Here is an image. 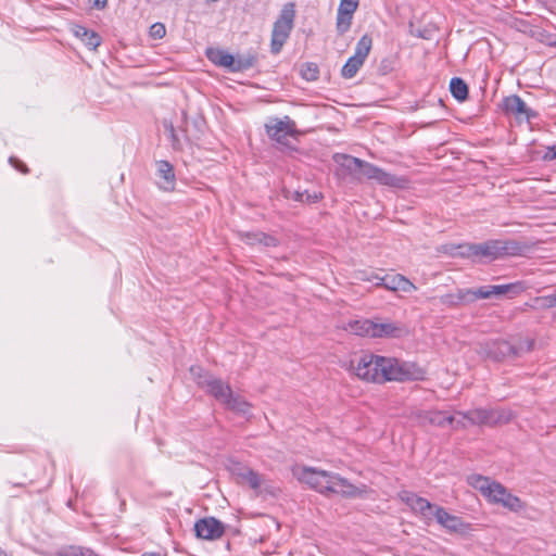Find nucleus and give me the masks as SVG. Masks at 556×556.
I'll return each instance as SVG.
<instances>
[{"instance_id": "nucleus-1", "label": "nucleus", "mask_w": 556, "mask_h": 556, "mask_svg": "<svg viewBox=\"0 0 556 556\" xmlns=\"http://www.w3.org/2000/svg\"><path fill=\"white\" fill-rule=\"evenodd\" d=\"M355 376L369 382L417 381L424 379L425 371L415 364L400 362L393 357H384L366 353L358 357Z\"/></svg>"}, {"instance_id": "nucleus-2", "label": "nucleus", "mask_w": 556, "mask_h": 556, "mask_svg": "<svg viewBox=\"0 0 556 556\" xmlns=\"http://www.w3.org/2000/svg\"><path fill=\"white\" fill-rule=\"evenodd\" d=\"M375 287L405 293L417 289L410 280L400 274L379 277L371 269H358L350 273V300H358Z\"/></svg>"}, {"instance_id": "nucleus-3", "label": "nucleus", "mask_w": 556, "mask_h": 556, "mask_svg": "<svg viewBox=\"0 0 556 556\" xmlns=\"http://www.w3.org/2000/svg\"><path fill=\"white\" fill-rule=\"evenodd\" d=\"M190 374L202 389L225 404L227 408L244 416L250 414L251 404L241 396L235 395L228 384L204 372L201 367H191Z\"/></svg>"}, {"instance_id": "nucleus-4", "label": "nucleus", "mask_w": 556, "mask_h": 556, "mask_svg": "<svg viewBox=\"0 0 556 556\" xmlns=\"http://www.w3.org/2000/svg\"><path fill=\"white\" fill-rule=\"evenodd\" d=\"M534 248L527 240L495 239L475 243L473 262H492L509 256H526Z\"/></svg>"}, {"instance_id": "nucleus-5", "label": "nucleus", "mask_w": 556, "mask_h": 556, "mask_svg": "<svg viewBox=\"0 0 556 556\" xmlns=\"http://www.w3.org/2000/svg\"><path fill=\"white\" fill-rule=\"evenodd\" d=\"M293 476L302 483L324 494L341 493L345 489V480L337 475L313 467H295Z\"/></svg>"}, {"instance_id": "nucleus-6", "label": "nucleus", "mask_w": 556, "mask_h": 556, "mask_svg": "<svg viewBox=\"0 0 556 556\" xmlns=\"http://www.w3.org/2000/svg\"><path fill=\"white\" fill-rule=\"evenodd\" d=\"M350 333L370 338L399 339L408 333L407 328L399 321H379V319L350 320Z\"/></svg>"}, {"instance_id": "nucleus-7", "label": "nucleus", "mask_w": 556, "mask_h": 556, "mask_svg": "<svg viewBox=\"0 0 556 556\" xmlns=\"http://www.w3.org/2000/svg\"><path fill=\"white\" fill-rule=\"evenodd\" d=\"M227 468L238 483L249 485L256 495L275 496L278 492L274 483L237 460H229Z\"/></svg>"}, {"instance_id": "nucleus-8", "label": "nucleus", "mask_w": 556, "mask_h": 556, "mask_svg": "<svg viewBox=\"0 0 556 556\" xmlns=\"http://www.w3.org/2000/svg\"><path fill=\"white\" fill-rule=\"evenodd\" d=\"M350 176L362 179H375L381 185L402 188L406 180L393 174L365 162L358 157L350 155Z\"/></svg>"}, {"instance_id": "nucleus-9", "label": "nucleus", "mask_w": 556, "mask_h": 556, "mask_svg": "<svg viewBox=\"0 0 556 556\" xmlns=\"http://www.w3.org/2000/svg\"><path fill=\"white\" fill-rule=\"evenodd\" d=\"M533 345V340H523L515 345L506 340L498 339L485 342L482 350L488 358L494 362H504L520 357L522 354L530 352Z\"/></svg>"}, {"instance_id": "nucleus-10", "label": "nucleus", "mask_w": 556, "mask_h": 556, "mask_svg": "<svg viewBox=\"0 0 556 556\" xmlns=\"http://www.w3.org/2000/svg\"><path fill=\"white\" fill-rule=\"evenodd\" d=\"M295 17V10L293 3H287L283 5L279 17L274 24L271 34V51L278 53L293 28V22Z\"/></svg>"}, {"instance_id": "nucleus-11", "label": "nucleus", "mask_w": 556, "mask_h": 556, "mask_svg": "<svg viewBox=\"0 0 556 556\" xmlns=\"http://www.w3.org/2000/svg\"><path fill=\"white\" fill-rule=\"evenodd\" d=\"M206 56L215 65L233 73L245 71L253 65L252 58H235L232 54L220 48H208L206 50Z\"/></svg>"}, {"instance_id": "nucleus-12", "label": "nucleus", "mask_w": 556, "mask_h": 556, "mask_svg": "<svg viewBox=\"0 0 556 556\" xmlns=\"http://www.w3.org/2000/svg\"><path fill=\"white\" fill-rule=\"evenodd\" d=\"M265 128L269 138L283 146H289L291 139L298 136L295 124L289 116L269 118Z\"/></svg>"}, {"instance_id": "nucleus-13", "label": "nucleus", "mask_w": 556, "mask_h": 556, "mask_svg": "<svg viewBox=\"0 0 556 556\" xmlns=\"http://www.w3.org/2000/svg\"><path fill=\"white\" fill-rule=\"evenodd\" d=\"M501 109L507 115H514L517 118L525 117L528 122L535 119L539 116V113L529 108L517 94L505 97L501 103Z\"/></svg>"}, {"instance_id": "nucleus-14", "label": "nucleus", "mask_w": 556, "mask_h": 556, "mask_svg": "<svg viewBox=\"0 0 556 556\" xmlns=\"http://www.w3.org/2000/svg\"><path fill=\"white\" fill-rule=\"evenodd\" d=\"M434 519L446 531L451 533L465 534L470 529V525L460 517L451 515L444 507H439L434 511Z\"/></svg>"}, {"instance_id": "nucleus-15", "label": "nucleus", "mask_w": 556, "mask_h": 556, "mask_svg": "<svg viewBox=\"0 0 556 556\" xmlns=\"http://www.w3.org/2000/svg\"><path fill=\"white\" fill-rule=\"evenodd\" d=\"M372 48V38L365 34L356 43L355 52L350 56V78H352L363 66Z\"/></svg>"}, {"instance_id": "nucleus-16", "label": "nucleus", "mask_w": 556, "mask_h": 556, "mask_svg": "<svg viewBox=\"0 0 556 556\" xmlns=\"http://www.w3.org/2000/svg\"><path fill=\"white\" fill-rule=\"evenodd\" d=\"M194 531L198 538L216 540L224 533V526L215 518H204L195 522Z\"/></svg>"}, {"instance_id": "nucleus-17", "label": "nucleus", "mask_w": 556, "mask_h": 556, "mask_svg": "<svg viewBox=\"0 0 556 556\" xmlns=\"http://www.w3.org/2000/svg\"><path fill=\"white\" fill-rule=\"evenodd\" d=\"M493 494L489 496V500L493 503L501 504L511 511H519L522 508V502L519 497L513 495L501 483L493 485Z\"/></svg>"}, {"instance_id": "nucleus-18", "label": "nucleus", "mask_w": 556, "mask_h": 556, "mask_svg": "<svg viewBox=\"0 0 556 556\" xmlns=\"http://www.w3.org/2000/svg\"><path fill=\"white\" fill-rule=\"evenodd\" d=\"M157 185L164 191H173L176 185L174 167L167 161L156 162Z\"/></svg>"}, {"instance_id": "nucleus-19", "label": "nucleus", "mask_w": 556, "mask_h": 556, "mask_svg": "<svg viewBox=\"0 0 556 556\" xmlns=\"http://www.w3.org/2000/svg\"><path fill=\"white\" fill-rule=\"evenodd\" d=\"M528 289L526 281H515L506 285H491V292L493 298L505 296L514 299Z\"/></svg>"}, {"instance_id": "nucleus-20", "label": "nucleus", "mask_w": 556, "mask_h": 556, "mask_svg": "<svg viewBox=\"0 0 556 556\" xmlns=\"http://www.w3.org/2000/svg\"><path fill=\"white\" fill-rule=\"evenodd\" d=\"M470 288H459L454 293L440 296V303L448 307H458L471 304Z\"/></svg>"}, {"instance_id": "nucleus-21", "label": "nucleus", "mask_w": 556, "mask_h": 556, "mask_svg": "<svg viewBox=\"0 0 556 556\" xmlns=\"http://www.w3.org/2000/svg\"><path fill=\"white\" fill-rule=\"evenodd\" d=\"M468 482L471 486H473L476 490H479L486 497L493 494V485L498 484V482L492 481L490 478L481 475L469 476Z\"/></svg>"}, {"instance_id": "nucleus-22", "label": "nucleus", "mask_w": 556, "mask_h": 556, "mask_svg": "<svg viewBox=\"0 0 556 556\" xmlns=\"http://www.w3.org/2000/svg\"><path fill=\"white\" fill-rule=\"evenodd\" d=\"M74 35L79 38L89 49H97L101 43V37L84 26H75Z\"/></svg>"}, {"instance_id": "nucleus-23", "label": "nucleus", "mask_w": 556, "mask_h": 556, "mask_svg": "<svg viewBox=\"0 0 556 556\" xmlns=\"http://www.w3.org/2000/svg\"><path fill=\"white\" fill-rule=\"evenodd\" d=\"M464 419L472 426H488L489 427V409L475 408L468 412L458 413Z\"/></svg>"}, {"instance_id": "nucleus-24", "label": "nucleus", "mask_w": 556, "mask_h": 556, "mask_svg": "<svg viewBox=\"0 0 556 556\" xmlns=\"http://www.w3.org/2000/svg\"><path fill=\"white\" fill-rule=\"evenodd\" d=\"M439 507L440 506L430 503L427 498L418 496L416 500H414L412 510L414 513L420 514L422 518L431 520L434 518V511Z\"/></svg>"}, {"instance_id": "nucleus-25", "label": "nucleus", "mask_w": 556, "mask_h": 556, "mask_svg": "<svg viewBox=\"0 0 556 556\" xmlns=\"http://www.w3.org/2000/svg\"><path fill=\"white\" fill-rule=\"evenodd\" d=\"M489 416V427L506 425L514 418L513 412L507 408H491Z\"/></svg>"}, {"instance_id": "nucleus-26", "label": "nucleus", "mask_w": 556, "mask_h": 556, "mask_svg": "<svg viewBox=\"0 0 556 556\" xmlns=\"http://www.w3.org/2000/svg\"><path fill=\"white\" fill-rule=\"evenodd\" d=\"M451 94L458 102H464L468 99L469 88L466 81L460 77H453L450 81Z\"/></svg>"}, {"instance_id": "nucleus-27", "label": "nucleus", "mask_w": 556, "mask_h": 556, "mask_svg": "<svg viewBox=\"0 0 556 556\" xmlns=\"http://www.w3.org/2000/svg\"><path fill=\"white\" fill-rule=\"evenodd\" d=\"M242 239L248 244H251V245L256 244V243H262L266 247L277 244V240L274 237L267 236L262 232H245L242 235Z\"/></svg>"}, {"instance_id": "nucleus-28", "label": "nucleus", "mask_w": 556, "mask_h": 556, "mask_svg": "<svg viewBox=\"0 0 556 556\" xmlns=\"http://www.w3.org/2000/svg\"><path fill=\"white\" fill-rule=\"evenodd\" d=\"M475 243H464L458 245H452L448 250L453 256L466 257L473 261Z\"/></svg>"}, {"instance_id": "nucleus-29", "label": "nucleus", "mask_w": 556, "mask_h": 556, "mask_svg": "<svg viewBox=\"0 0 556 556\" xmlns=\"http://www.w3.org/2000/svg\"><path fill=\"white\" fill-rule=\"evenodd\" d=\"M429 422L439 427H444L445 425L453 426L455 422V417L452 415H446L442 412H432L429 413Z\"/></svg>"}, {"instance_id": "nucleus-30", "label": "nucleus", "mask_w": 556, "mask_h": 556, "mask_svg": "<svg viewBox=\"0 0 556 556\" xmlns=\"http://www.w3.org/2000/svg\"><path fill=\"white\" fill-rule=\"evenodd\" d=\"M337 28L340 34L348 30V0H341L338 11Z\"/></svg>"}, {"instance_id": "nucleus-31", "label": "nucleus", "mask_w": 556, "mask_h": 556, "mask_svg": "<svg viewBox=\"0 0 556 556\" xmlns=\"http://www.w3.org/2000/svg\"><path fill=\"white\" fill-rule=\"evenodd\" d=\"M300 73L305 80L313 81L317 79L319 70L317 64L308 62L301 66Z\"/></svg>"}, {"instance_id": "nucleus-32", "label": "nucleus", "mask_w": 556, "mask_h": 556, "mask_svg": "<svg viewBox=\"0 0 556 556\" xmlns=\"http://www.w3.org/2000/svg\"><path fill=\"white\" fill-rule=\"evenodd\" d=\"M470 294L472 295L471 296V302H476L480 299H491L493 298L492 295V292H491V285H488V286H482V287H479V288H470Z\"/></svg>"}, {"instance_id": "nucleus-33", "label": "nucleus", "mask_w": 556, "mask_h": 556, "mask_svg": "<svg viewBox=\"0 0 556 556\" xmlns=\"http://www.w3.org/2000/svg\"><path fill=\"white\" fill-rule=\"evenodd\" d=\"M396 59L394 56H387L381 60L378 72L380 75H388L395 70Z\"/></svg>"}, {"instance_id": "nucleus-34", "label": "nucleus", "mask_w": 556, "mask_h": 556, "mask_svg": "<svg viewBox=\"0 0 556 556\" xmlns=\"http://www.w3.org/2000/svg\"><path fill=\"white\" fill-rule=\"evenodd\" d=\"M60 556H98L92 551L81 547H67L60 553Z\"/></svg>"}, {"instance_id": "nucleus-35", "label": "nucleus", "mask_w": 556, "mask_h": 556, "mask_svg": "<svg viewBox=\"0 0 556 556\" xmlns=\"http://www.w3.org/2000/svg\"><path fill=\"white\" fill-rule=\"evenodd\" d=\"M534 303L540 307V308H543V309H546V308H552V307H555V298L554 295H543V296H538L534 299Z\"/></svg>"}, {"instance_id": "nucleus-36", "label": "nucleus", "mask_w": 556, "mask_h": 556, "mask_svg": "<svg viewBox=\"0 0 556 556\" xmlns=\"http://www.w3.org/2000/svg\"><path fill=\"white\" fill-rule=\"evenodd\" d=\"M150 36L154 39H161L166 34V28L162 23H155L150 27Z\"/></svg>"}, {"instance_id": "nucleus-37", "label": "nucleus", "mask_w": 556, "mask_h": 556, "mask_svg": "<svg viewBox=\"0 0 556 556\" xmlns=\"http://www.w3.org/2000/svg\"><path fill=\"white\" fill-rule=\"evenodd\" d=\"M418 497L417 494L409 492V491H402L400 493V498L402 502H404L406 505H408L412 508V505L414 504V500Z\"/></svg>"}, {"instance_id": "nucleus-38", "label": "nucleus", "mask_w": 556, "mask_h": 556, "mask_svg": "<svg viewBox=\"0 0 556 556\" xmlns=\"http://www.w3.org/2000/svg\"><path fill=\"white\" fill-rule=\"evenodd\" d=\"M365 492H366L365 485L359 488V486H356V485L350 483V491H349L350 497L361 496Z\"/></svg>"}, {"instance_id": "nucleus-39", "label": "nucleus", "mask_w": 556, "mask_h": 556, "mask_svg": "<svg viewBox=\"0 0 556 556\" xmlns=\"http://www.w3.org/2000/svg\"><path fill=\"white\" fill-rule=\"evenodd\" d=\"M543 160L553 161L556 160V144L547 147L543 155Z\"/></svg>"}, {"instance_id": "nucleus-40", "label": "nucleus", "mask_w": 556, "mask_h": 556, "mask_svg": "<svg viewBox=\"0 0 556 556\" xmlns=\"http://www.w3.org/2000/svg\"><path fill=\"white\" fill-rule=\"evenodd\" d=\"M10 164L15 167L16 169L21 170L22 173H26L27 168L24 164H22L18 160L14 157H10L9 160Z\"/></svg>"}, {"instance_id": "nucleus-41", "label": "nucleus", "mask_w": 556, "mask_h": 556, "mask_svg": "<svg viewBox=\"0 0 556 556\" xmlns=\"http://www.w3.org/2000/svg\"><path fill=\"white\" fill-rule=\"evenodd\" d=\"M89 3L92 4L93 8L101 10L105 8L108 0H88Z\"/></svg>"}, {"instance_id": "nucleus-42", "label": "nucleus", "mask_w": 556, "mask_h": 556, "mask_svg": "<svg viewBox=\"0 0 556 556\" xmlns=\"http://www.w3.org/2000/svg\"><path fill=\"white\" fill-rule=\"evenodd\" d=\"M358 8V0H350V21L353 17V13Z\"/></svg>"}, {"instance_id": "nucleus-43", "label": "nucleus", "mask_w": 556, "mask_h": 556, "mask_svg": "<svg viewBox=\"0 0 556 556\" xmlns=\"http://www.w3.org/2000/svg\"><path fill=\"white\" fill-rule=\"evenodd\" d=\"M348 72V63L342 66V74L345 76Z\"/></svg>"}, {"instance_id": "nucleus-44", "label": "nucleus", "mask_w": 556, "mask_h": 556, "mask_svg": "<svg viewBox=\"0 0 556 556\" xmlns=\"http://www.w3.org/2000/svg\"><path fill=\"white\" fill-rule=\"evenodd\" d=\"M295 199L299 200V201H304L303 199V194H300V193H295Z\"/></svg>"}, {"instance_id": "nucleus-45", "label": "nucleus", "mask_w": 556, "mask_h": 556, "mask_svg": "<svg viewBox=\"0 0 556 556\" xmlns=\"http://www.w3.org/2000/svg\"><path fill=\"white\" fill-rule=\"evenodd\" d=\"M460 426H462V427H464L465 425H464V424H462V422H460V420H457V421H456V426H455V428H458V427H460Z\"/></svg>"}, {"instance_id": "nucleus-46", "label": "nucleus", "mask_w": 556, "mask_h": 556, "mask_svg": "<svg viewBox=\"0 0 556 556\" xmlns=\"http://www.w3.org/2000/svg\"><path fill=\"white\" fill-rule=\"evenodd\" d=\"M143 556H162L160 554H144Z\"/></svg>"}, {"instance_id": "nucleus-47", "label": "nucleus", "mask_w": 556, "mask_h": 556, "mask_svg": "<svg viewBox=\"0 0 556 556\" xmlns=\"http://www.w3.org/2000/svg\"><path fill=\"white\" fill-rule=\"evenodd\" d=\"M354 364V361L350 362V369L352 368V365Z\"/></svg>"}, {"instance_id": "nucleus-48", "label": "nucleus", "mask_w": 556, "mask_h": 556, "mask_svg": "<svg viewBox=\"0 0 556 556\" xmlns=\"http://www.w3.org/2000/svg\"><path fill=\"white\" fill-rule=\"evenodd\" d=\"M553 295H554V298H555V305H556V294H553Z\"/></svg>"}]
</instances>
